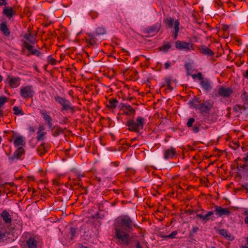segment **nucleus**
<instances>
[{
	"instance_id": "nucleus-1",
	"label": "nucleus",
	"mask_w": 248,
	"mask_h": 248,
	"mask_svg": "<svg viewBox=\"0 0 248 248\" xmlns=\"http://www.w3.org/2000/svg\"><path fill=\"white\" fill-rule=\"evenodd\" d=\"M115 234L119 239V243L125 245H129L130 239L129 233L133 230L136 225L127 216L118 217L114 222Z\"/></svg>"
},
{
	"instance_id": "nucleus-2",
	"label": "nucleus",
	"mask_w": 248,
	"mask_h": 248,
	"mask_svg": "<svg viewBox=\"0 0 248 248\" xmlns=\"http://www.w3.org/2000/svg\"><path fill=\"white\" fill-rule=\"evenodd\" d=\"M145 124V119L141 116H139L136 121L128 120L126 125L128 127V129L130 131L139 133L140 130L143 128Z\"/></svg>"
},
{
	"instance_id": "nucleus-3",
	"label": "nucleus",
	"mask_w": 248,
	"mask_h": 248,
	"mask_svg": "<svg viewBox=\"0 0 248 248\" xmlns=\"http://www.w3.org/2000/svg\"><path fill=\"white\" fill-rule=\"evenodd\" d=\"M163 21L169 28L172 29L170 31V33L173 39H176L180 31V22L179 20H175L173 17H169L164 19Z\"/></svg>"
},
{
	"instance_id": "nucleus-4",
	"label": "nucleus",
	"mask_w": 248,
	"mask_h": 248,
	"mask_svg": "<svg viewBox=\"0 0 248 248\" xmlns=\"http://www.w3.org/2000/svg\"><path fill=\"white\" fill-rule=\"evenodd\" d=\"M54 98L59 104L62 106V108H61L62 111L63 110H69L72 112L75 111L74 107L72 105L69 100L65 98L62 97L58 95H55Z\"/></svg>"
},
{
	"instance_id": "nucleus-5",
	"label": "nucleus",
	"mask_w": 248,
	"mask_h": 248,
	"mask_svg": "<svg viewBox=\"0 0 248 248\" xmlns=\"http://www.w3.org/2000/svg\"><path fill=\"white\" fill-rule=\"evenodd\" d=\"M106 33V30L105 28L102 27H97L93 33H88L89 37L88 43L92 45L97 44L98 43L97 37L99 35H104Z\"/></svg>"
},
{
	"instance_id": "nucleus-6",
	"label": "nucleus",
	"mask_w": 248,
	"mask_h": 248,
	"mask_svg": "<svg viewBox=\"0 0 248 248\" xmlns=\"http://www.w3.org/2000/svg\"><path fill=\"white\" fill-rule=\"evenodd\" d=\"M35 94V92L32 86L28 85L22 87L20 89V94L23 98H32Z\"/></svg>"
},
{
	"instance_id": "nucleus-7",
	"label": "nucleus",
	"mask_w": 248,
	"mask_h": 248,
	"mask_svg": "<svg viewBox=\"0 0 248 248\" xmlns=\"http://www.w3.org/2000/svg\"><path fill=\"white\" fill-rule=\"evenodd\" d=\"M213 106V103H211L209 101H206L198 106L197 105L196 109L200 110L202 113L209 114Z\"/></svg>"
},
{
	"instance_id": "nucleus-8",
	"label": "nucleus",
	"mask_w": 248,
	"mask_h": 248,
	"mask_svg": "<svg viewBox=\"0 0 248 248\" xmlns=\"http://www.w3.org/2000/svg\"><path fill=\"white\" fill-rule=\"evenodd\" d=\"M175 45L176 48L183 49L186 52L194 49L193 44L190 43L181 41H177L175 42Z\"/></svg>"
},
{
	"instance_id": "nucleus-9",
	"label": "nucleus",
	"mask_w": 248,
	"mask_h": 248,
	"mask_svg": "<svg viewBox=\"0 0 248 248\" xmlns=\"http://www.w3.org/2000/svg\"><path fill=\"white\" fill-rule=\"evenodd\" d=\"M233 93V90L230 87L223 86H218V93L219 96L223 98L229 97Z\"/></svg>"
},
{
	"instance_id": "nucleus-10",
	"label": "nucleus",
	"mask_w": 248,
	"mask_h": 248,
	"mask_svg": "<svg viewBox=\"0 0 248 248\" xmlns=\"http://www.w3.org/2000/svg\"><path fill=\"white\" fill-rule=\"evenodd\" d=\"M6 81L12 88H16L20 84V78L8 75Z\"/></svg>"
},
{
	"instance_id": "nucleus-11",
	"label": "nucleus",
	"mask_w": 248,
	"mask_h": 248,
	"mask_svg": "<svg viewBox=\"0 0 248 248\" xmlns=\"http://www.w3.org/2000/svg\"><path fill=\"white\" fill-rule=\"evenodd\" d=\"M215 212L216 215L219 217H223L226 216H229L231 211L228 208H222L221 206H215Z\"/></svg>"
},
{
	"instance_id": "nucleus-12",
	"label": "nucleus",
	"mask_w": 248,
	"mask_h": 248,
	"mask_svg": "<svg viewBox=\"0 0 248 248\" xmlns=\"http://www.w3.org/2000/svg\"><path fill=\"white\" fill-rule=\"evenodd\" d=\"M24 153L25 151L22 147H19L14 153V155L9 158L10 162L13 163L15 160H18Z\"/></svg>"
},
{
	"instance_id": "nucleus-13",
	"label": "nucleus",
	"mask_w": 248,
	"mask_h": 248,
	"mask_svg": "<svg viewBox=\"0 0 248 248\" xmlns=\"http://www.w3.org/2000/svg\"><path fill=\"white\" fill-rule=\"evenodd\" d=\"M176 154V149L171 147L169 149L164 150L163 154L164 158L166 160L172 158Z\"/></svg>"
},
{
	"instance_id": "nucleus-14",
	"label": "nucleus",
	"mask_w": 248,
	"mask_h": 248,
	"mask_svg": "<svg viewBox=\"0 0 248 248\" xmlns=\"http://www.w3.org/2000/svg\"><path fill=\"white\" fill-rule=\"evenodd\" d=\"M214 211L208 212L205 215L197 214L196 217L201 219L203 223H205L209 221L210 219L213 217Z\"/></svg>"
},
{
	"instance_id": "nucleus-15",
	"label": "nucleus",
	"mask_w": 248,
	"mask_h": 248,
	"mask_svg": "<svg viewBox=\"0 0 248 248\" xmlns=\"http://www.w3.org/2000/svg\"><path fill=\"white\" fill-rule=\"evenodd\" d=\"M200 52L206 56L212 57L214 55V52L204 45H201L198 47Z\"/></svg>"
},
{
	"instance_id": "nucleus-16",
	"label": "nucleus",
	"mask_w": 248,
	"mask_h": 248,
	"mask_svg": "<svg viewBox=\"0 0 248 248\" xmlns=\"http://www.w3.org/2000/svg\"><path fill=\"white\" fill-rule=\"evenodd\" d=\"M201 86L202 88L206 92H210L212 89V84L207 79L202 80L201 81Z\"/></svg>"
},
{
	"instance_id": "nucleus-17",
	"label": "nucleus",
	"mask_w": 248,
	"mask_h": 248,
	"mask_svg": "<svg viewBox=\"0 0 248 248\" xmlns=\"http://www.w3.org/2000/svg\"><path fill=\"white\" fill-rule=\"evenodd\" d=\"M161 28V23L157 22L152 26L148 27L147 29V32L148 33H153L159 31Z\"/></svg>"
},
{
	"instance_id": "nucleus-18",
	"label": "nucleus",
	"mask_w": 248,
	"mask_h": 248,
	"mask_svg": "<svg viewBox=\"0 0 248 248\" xmlns=\"http://www.w3.org/2000/svg\"><path fill=\"white\" fill-rule=\"evenodd\" d=\"M0 216L5 223L10 224L12 221V217L9 213L6 210H4L0 214Z\"/></svg>"
},
{
	"instance_id": "nucleus-19",
	"label": "nucleus",
	"mask_w": 248,
	"mask_h": 248,
	"mask_svg": "<svg viewBox=\"0 0 248 248\" xmlns=\"http://www.w3.org/2000/svg\"><path fill=\"white\" fill-rule=\"evenodd\" d=\"M25 140L20 136L16 137L14 141L15 146L18 147L25 145Z\"/></svg>"
},
{
	"instance_id": "nucleus-20",
	"label": "nucleus",
	"mask_w": 248,
	"mask_h": 248,
	"mask_svg": "<svg viewBox=\"0 0 248 248\" xmlns=\"http://www.w3.org/2000/svg\"><path fill=\"white\" fill-rule=\"evenodd\" d=\"M0 31L5 36H9L10 35V31L6 22H3L0 24Z\"/></svg>"
},
{
	"instance_id": "nucleus-21",
	"label": "nucleus",
	"mask_w": 248,
	"mask_h": 248,
	"mask_svg": "<svg viewBox=\"0 0 248 248\" xmlns=\"http://www.w3.org/2000/svg\"><path fill=\"white\" fill-rule=\"evenodd\" d=\"M218 233L229 240L232 239V236L226 230L221 229L218 230Z\"/></svg>"
},
{
	"instance_id": "nucleus-22",
	"label": "nucleus",
	"mask_w": 248,
	"mask_h": 248,
	"mask_svg": "<svg viewBox=\"0 0 248 248\" xmlns=\"http://www.w3.org/2000/svg\"><path fill=\"white\" fill-rule=\"evenodd\" d=\"M118 104V101L115 98H111L108 100L107 107L111 109H114Z\"/></svg>"
},
{
	"instance_id": "nucleus-23",
	"label": "nucleus",
	"mask_w": 248,
	"mask_h": 248,
	"mask_svg": "<svg viewBox=\"0 0 248 248\" xmlns=\"http://www.w3.org/2000/svg\"><path fill=\"white\" fill-rule=\"evenodd\" d=\"M3 13L9 18L12 17L14 15L13 9L12 7H4L3 10Z\"/></svg>"
},
{
	"instance_id": "nucleus-24",
	"label": "nucleus",
	"mask_w": 248,
	"mask_h": 248,
	"mask_svg": "<svg viewBox=\"0 0 248 248\" xmlns=\"http://www.w3.org/2000/svg\"><path fill=\"white\" fill-rule=\"evenodd\" d=\"M40 113L46 122L49 121H52V118L47 114V112L46 110H41Z\"/></svg>"
},
{
	"instance_id": "nucleus-25",
	"label": "nucleus",
	"mask_w": 248,
	"mask_h": 248,
	"mask_svg": "<svg viewBox=\"0 0 248 248\" xmlns=\"http://www.w3.org/2000/svg\"><path fill=\"white\" fill-rule=\"evenodd\" d=\"M24 37L31 44H34L36 42L35 37L31 33L25 34Z\"/></svg>"
},
{
	"instance_id": "nucleus-26",
	"label": "nucleus",
	"mask_w": 248,
	"mask_h": 248,
	"mask_svg": "<svg viewBox=\"0 0 248 248\" xmlns=\"http://www.w3.org/2000/svg\"><path fill=\"white\" fill-rule=\"evenodd\" d=\"M135 112V110L131 106L128 104H126L125 108L124 109V113L127 115L130 114H133Z\"/></svg>"
},
{
	"instance_id": "nucleus-27",
	"label": "nucleus",
	"mask_w": 248,
	"mask_h": 248,
	"mask_svg": "<svg viewBox=\"0 0 248 248\" xmlns=\"http://www.w3.org/2000/svg\"><path fill=\"white\" fill-rule=\"evenodd\" d=\"M201 103H200V101L198 98H195L192 100V101H190L189 102V104L190 105V107L195 109H196L197 105L198 106Z\"/></svg>"
},
{
	"instance_id": "nucleus-28",
	"label": "nucleus",
	"mask_w": 248,
	"mask_h": 248,
	"mask_svg": "<svg viewBox=\"0 0 248 248\" xmlns=\"http://www.w3.org/2000/svg\"><path fill=\"white\" fill-rule=\"evenodd\" d=\"M242 160L245 162V164L243 165H240V167L245 170L248 168V152L245 154Z\"/></svg>"
},
{
	"instance_id": "nucleus-29",
	"label": "nucleus",
	"mask_w": 248,
	"mask_h": 248,
	"mask_svg": "<svg viewBox=\"0 0 248 248\" xmlns=\"http://www.w3.org/2000/svg\"><path fill=\"white\" fill-rule=\"evenodd\" d=\"M69 234L70 235V239L74 240L75 237L77 236V229L73 227L71 228Z\"/></svg>"
},
{
	"instance_id": "nucleus-30",
	"label": "nucleus",
	"mask_w": 248,
	"mask_h": 248,
	"mask_svg": "<svg viewBox=\"0 0 248 248\" xmlns=\"http://www.w3.org/2000/svg\"><path fill=\"white\" fill-rule=\"evenodd\" d=\"M38 153L40 155H43L45 154L46 152V148L45 144V143H42L37 149Z\"/></svg>"
},
{
	"instance_id": "nucleus-31",
	"label": "nucleus",
	"mask_w": 248,
	"mask_h": 248,
	"mask_svg": "<svg viewBox=\"0 0 248 248\" xmlns=\"http://www.w3.org/2000/svg\"><path fill=\"white\" fill-rule=\"evenodd\" d=\"M53 131L52 135L54 137H57L60 134L62 133L63 132V129L62 128H61L60 127H58L56 129H53Z\"/></svg>"
},
{
	"instance_id": "nucleus-32",
	"label": "nucleus",
	"mask_w": 248,
	"mask_h": 248,
	"mask_svg": "<svg viewBox=\"0 0 248 248\" xmlns=\"http://www.w3.org/2000/svg\"><path fill=\"white\" fill-rule=\"evenodd\" d=\"M178 233L177 231H175L172 232L171 233H170L169 235H163L161 236L162 238L166 239V238H170V239H173L175 238L176 235Z\"/></svg>"
},
{
	"instance_id": "nucleus-33",
	"label": "nucleus",
	"mask_w": 248,
	"mask_h": 248,
	"mask_svg": "<svg viewBox=\"0 0 248 248\" xmlns=\"http://www.w3.org/2000/svg\"><path fill=\"white\" fill-rule=\"evenodd\" d=\"M13 110L14 111V114L16 115L24 114V112L22 109L20 108L19 107L17 106H14L13 107Z\"/></svg>"
},
{
	"instance_id": "nucleus-34",
	"label": "nucleus",
	"mask_w": 248,
	"mask_h": 248,
	"mask_svg": "<svg viewBox=\"0 0 248 248\" xmlns=\"http://www.w3.org/2000/svg\"><path fill=\"white\" fill-rule=\"evenodd\" d=\"M46 134V132H37V136L36 137V139L38 141L43 140L44 139V136Z\"/></svg>"
},
{
	"instance_id": "nucleus-35",
	"label": "nucleus",
	"mask_w": 248,
	"mask_h": 248,
	"mask_svg": "<svg viewBox=\"0 0 248 248\" xmlns=\"http://www.w3.org/2000/svg\"><path fill=\"white\" fill-rule=\"evenodd\" d=\"M170 47H171V45L169 43H168V44H165V45H163L162 46H161L160 49L165 52H167L168 51V50L170 48Z\"/></svg>"
},
{
	"instance_id": "nucleus-36",
	"label": "nucleus",
	"mask_w": 248,
	"mask_h": 248,
	"mask_svg": "<svg viewBox=\"0 0 248 248\" xmlns=\"http://www.w3.org/2000/svg\"><path fill=\"white\" fill-rule=\"evenodd\" d=\"M8 101V98L7 97L5 96H0V108H1V107Z\"/></svg>"
},
{
	"instance_id": "nucleus-37",
	"label": "nucleus",
	"mask_w": 248,
	"mask_h": 248,
	"mask_svg": "<svg viewBox=\"0 0 248 248\" xmlns=\"http://www.w3.org/2000/svg\"><path fill=\"white\" fill-rule=\"evenodd\" d=\"M195 120L194 118H190L188 119L186 125L188 127H191L193 126V124L195 122Z\"/></svg>"
},
{
	"instance_id": "nucleus-38",
	"label": "nucleus",
	"mask_w": 248,
	"mask_h": 248,
	"mask_svg": "<svg viewBox=\"0 0 248 248\" xmlns=\"http://www.w3.org/2000/svg\"><path fill=\"white\" fill-rule=\"evenodd\" d=\"M47 62L51 64H55L56 62V60L51 55H49L47 57Z\"/></svg>"
},
{
	"instance_id": "nucleus-39",
	"label": "nucleus",
	"mask_w": 248,
	"mask_h": 248,
	"mask_svg": "<svg viewBox=\"0 0 248 248\" xmlns=\"http://www.w3.org/2000/svg\"><path fill=\"white\" fill-rule=\"evenodd\" d=\"M200 124L199 123H196L194 126L192 128L193 131L197 133L200 131V128H199Z\"/></svg>"
},
{
	"instance_id": "nucleus-40",
	"label": "nucleus",
	"mask_w": 248,
	"mask_h": 248,
	"mask_svg": "<svg viewBox=\"0 0 248 248\" xmlns=\"http://www.w3.org/2000/svg\"><path fill=\"white\" fill-rule=\"evenodd\" d=\"M166 84L167 86V89L170 90V91H172L173 88L171 85V83L170 80L169 79H167L166 81Z\"/></svg>"
},
{
	"instance_id": "nucleus-41",
	"label": "nucleus",
	"mask_w": 248,
	"mask_h": 248,
	"mask_svg": "<svg viewBox=\"0 0 248 248\" xmlns=\"http://www.w3.org/2000/svg\"><path fill=\"white\" fill-rule=\"evenodd\" d=\"M24 45H25V47L28 50H29L30 51H31V52L33 50V46L31 45H30L29 44H28V43L27 42H25L24 43Z\"/></svg>"
},
{
	"instance_id": "nucleus-42",
	"label": "nucleus",
	"mask_w": 248,
	"mask_h": 248,
	"mask_svg": "<svg viewBox=\"0 0 248 248\" xmlns=\"http://www.w3.org/2000/svg\"><path fill=\"white\" fill-rule=\"evenodd\" d=\"M211 97H217L219 96V94L218 93V90L217 91L216 90H214L211 94Z\"/></svg>"
},
{
	"instance_id": "nucleus-43",
	"label": "nucleus",
	"mask_w": 248,
	"mask_h": 248,
	"mask_svg": "<svg viewBox=\"0 0 248 248\" xmlns=\"http://www.w3.org/2000/svg\"><path fill=\"white\" fill-rule=\"evenodd\" d=\"M31 53L33 54V55H35L37 56H40L41 54V52L40 51H39L38 50H36V49H33V50L31 52Z\"/></svg>"
},
{
	"instance_id": "nucleus-44",
	"label": "nucleus",
	"mask_w": 248,
	"mask_h": 248,
	"mask_svg": "<svg viewBox=\"0 0 248 248\" xmlns=\"http://www.w3.org/2000/svg\"><path fill=\"white\" fill-rule=\"evenodd\" d=\"M170 62L169 61H168L165 63V68L166 69H168L170 67Z\"/></svg>"
},
{
	"instance_id": "nucleus-45",
	"label": "nucleus",
	"mask_w": 248,
	"mask_h": 248,
	"mask_svg": "<svg viewBox=\"0 0 248 248\" xmlns=\"http://www.w3.org/2000/svg\"><path fill=\"white\" fill-rule=\"evenodd\" d=\"M52 121H49L46 122V123H47V124H48V128L49 129H51L52 130H53L54 128L52 127Z\"/></svg>"
},
{
	"instance_id": "nucleus-46",
	"label": "nucleus",
	"mask_w": 248,
	"mask_h": 248,
	"mask_svg": "<svg viewBox=\"0 0 248 248\" xmlns=\"http://www.w3.org/2000/svg\"><path fill=\"white\" fill-rule=\"evenodd\" d=\"M126 105V104H124V103H121L119 105V108L121 109H124V110L125 108V106Z\"/></svg>"
},
{
	"instance_id": "nucleus-47",
	"label": "nucleus",
	"mask_w": 248,
	"mask_h": 248,
	"mask_svg": "<svg viewBox=\"0 0 248 248\" xmlns=\"http://www.w3.org/2000/svg\"><path fill=\"white\" fill-rule=\"evenodd\" d=\"M44 130L45 127L42 125H39L38 127V131L37 132H43Z\"/></svg>"
},
{
	"instance_id": "nucleus-48",
	"label": "nucleus",
	"mask_w": 248,
	"mask_h": 248,
	"mask_svg": "<svg viewBox=\"0 0 248 248\" xmlns=\"http://www.w3.org/2000/svg\"><path fill=\"white\" fill-rule=\"evenodd\" d=\"M197 78H199V80H200L201 81L203 80L202 74L200 72L198 73V77Z\"/></svg>"
},
{
	"instance_id": "nucleus-49",
	"label": "nucleus",
	"mask_w": 248,
	"mask_h": 248,
	"mask_svg": "<svg viewBox=\"0 0 248 248\" xmlns=\"http://www.w3.org/2000/svg\"><path fill=\"white\" fill-rule=\"evenodd\" d=\"M243 76L246 78L248 79V70H246L244 73H243Z\"/></svg>"
},
{
	"instance_id": "nucleus-50",
	"label": "nucleus",
	"mask_w": 248,
	"mask_h": 248,
	"mask_svg": "<svg viewBox=\"0 0 248 248\" xmlns=\"http://www.w3.org/2000/svg\"><path fill=\"white\" fill-rule=\"evenodd\" d=\"M7 3L6 2V0H0V5H5Z\"/></svg>"
},
{
	"instance_id": "nucleus-51",
	"label": "nucleus",
	"mask_w": 248,
	"mask_h": 248,
	"mask_svg": "<svg viewBox=\"0 0 248 248\" xmlns=\"http://www.w3.org/2000/svg\"><path fill=\"white\" fill-rule=\"evenodd\" d=\"M199 230V228L198 227H193L192 231L194 232H197Z\"/></svg>"
},
{
	"instance_id": "nucleus-52",
	"label": "nucleus",
	"mask_w": 248,
	"mask_h": 248,
	"mask_svg": "<svg viewBox=\"0 0 248 248\" xmlns=\"http://www.w3.org/2000/svg\"><path fill=\"white\" fill-rule=\"evenodd\" d=\"M244 222L246 224L248 225V216L245 217Z\"/></svg>"
},
{
	"instance_id": "nucleus-53",
	"label": "nucleus",
	"mask_w": 248,
	"mask_h": 248,
	"mask_svg": "<svg viewBox=\"0 0 248 248\" xmlns=\"http://www.w3.org/2000/svg\"><path fill=\"white\" fill-rule=\"evenodd\" d=\"M29 130L30 132H34L35 131V128L32 126H30L29 127Z\"/></svg>"
},
{
	"instance_id": "nucleus-54",
	"label": "nucleus",
	"mask_w": 248,
	"mask_h": 248,
	"mask_svg": "<svg viewBox=\"0 0 248 248\" xmlns=\"http://www.w3.org/2000/svg\"><path fill=\"white\" fill-rule=\"evenodd\" d=\"M244 187L248 192V183L245 184Z\"/></svg>"
},
{
	"instance_id": "nucleus-55",
	"label": "nucleus",
	"mask_w": 248,
	"mask_h": 248,
	"mask_svg": "<svg viewBox=\"0 0 248 248\" xmlns=\"http://www.w3.org/2000/svg\"><path fill=\"white\" fill-rule=\"evenodd\" d=\"M53 183L54 185H59V182L57 180H54Z\"/></svg>"
},
{
	"instance_id": "nucleus-56",
	"label": "nucleus",
	"mask_w": 248,
	"mask_h": 248,
	"mask_svg": "<svg viewBox=\"0 0 248 248\" xmlns=\"http://www.w3.org/2000/svg\"><path fill=\"white\" fill-rule=\"evenodd\" d=\"M136 248H142L140 245V242H137V245H136Z\"/></svg>"
},
{
	"instance_id": "nucleus-57",
	"label": "nucleus",
	"mask_w": 248,
	"mask_h": 248,
	"mask_svg": "<svg viewBox=\"0 0 248 248\" xmlns=\"http://www.w3.org/2000/svg\"><path fill=\"white\" fill-rule=\"evenodd\" d=\"M193 78H196L198 77V74H193L191 75Z\"/></svg>"
},
{
	"instance_id": "nucleus-58",
	"label": "nucleus",
	"mask_w": 248,
	"mask_h": 248,
	"mask_svg": "<svg viewBox=\"0 0 248 248\" xmlns=\"http://www.w3.org/2000/svg\"><path fill=\"white\" fill-rule=\"evenodd\" d=\"M243 214L246 215V216H248V210H246L243 212Z\"/></svg>"
},
{
	"instance_id": "nucleus-59",
	"label": "nucleus",
	"mask_w": 248,
	"mask_h": 248,
	"mask_svg": "<svg viewBox=\"0 0 248 248\" xmlns=\"http://www.w3.org/2000/svg\"><path fill=\"white\" fill-rule=\"evenodd\" d=\"M3 112L1 109V108H0V117H2L3 116Z\"/></svg>"
},
{
	"instance_id": "nucleus-60",
	"label": "nucleus",
	"mask_w": 248,
	"mask_h": 248,
	"mask_svg": "<svg viewBox=\"0 0 248 248\" xmlns=\"http://www.w3.org/2000/svg\"><path fill=\"white\" fill-rule=\"evenodd\" d=\"M2 79H3L1 75H0V82H1L2 81Z\"/></svg>"
},
{
	"instance_id": "nucleus-61",
	"label": "nucleus",
	"mask_w": 248,
	"mask_h": 248,
	"mask_svg": "<svg viewBox=\"0 0 248 248\" xmlns=\"http://www.w3.org/2000/svg\"><path fill=\"white\" fill-rule=\"evenodd\" d=\"M136 140H137V138H136L131 139V142H133V141H135Z\"/></svg>"
},
{
	"instance_id": "nucleus-62",
	"label": "nucleus",
	"mask_w": 248,
	"mask_h": 248,
	"mask_svg": "<svg viewBox=\"0 0 248 248\" xmlns=\"http://www.w3.org/2000/svg\"><path fill=\"white\" fill-rule=\"evenodd\" d=\"M112 164H115V166H118V164H116V163H115V162H113V163H112Z\"/></svg>"
},
{
	"instance_id": "nucleus-63",
	"label": "nucleus",
	"mask_w": 248,
	"mask_h": 248,
	"mask_svg": "<svg viewBox=\"0 0 248 248\" xmlns=\"http://www.w3.org/2000/svg\"><path fill=\"white\" fill-rule=\"evenodd\" d=\"M97 180L98 181H101V179L100 178H97Z\"/></svg>"
},
{
	"instance_id": "nucleus-64",
	"label": "nucleus",
	"mask_w": 248,
	"mask_h": 248,
	"mask_svg": "<svg viewBox=\"0 0 248 248\" xmlns=\"http://www.w3.org/2000/svg\"><path fill=\"white\" fill-rule=\"evenodd\" d=\"M243 248H248V247L245 246V247H243Z\"/></svg>"
}]
</instances>
